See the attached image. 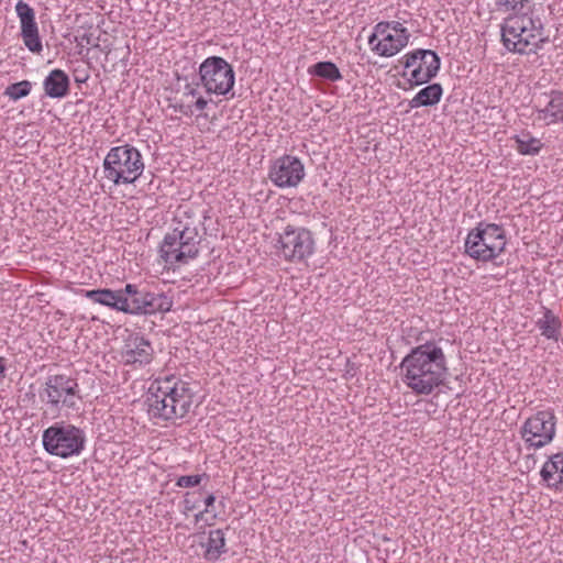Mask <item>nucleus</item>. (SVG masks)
<instances>
[{
  "instance_id": "f257e3e1",
  "label": "nucleus",
  "mask_w": 563,
  "mask_h": 563,
  "mask_svg": "<svg viewBox=\"0 0 563 563\" xmlns=\"http://www.w3.org/2000/svg\"><path fill=\"white\" fill-rule=\"evenodd\" d=\"M441 342L442 339L419 344L400 362L402 382L416 395H431L446 379L449 367Z\"/></svg>"
},
{
  "instance_id": "f03ea898",
  "label": "nucleus",
  "mask_w": 563,
  "mask_h": 563,
  "mask_svg": "<svg viewBox=\"0 0 563 563\" xmlns=\"http://www.w3.org/2000/svg\"><path fill=\"white\" fill-rule=\"evenodd\" d=\"M194 396L195 393L187 382L173 375L158 378L148 388V413L164 421L181 419L190 411Z\"/></svg>"
},
{
  "instance_id": "7ed1b4c3",
  "label": "nucleus",
  "mask_w": 563,
  "mask_h": 563,
  "mask_svg": "<svg viewBox=\"0 0 563 563\" xmlns=\"http://www.w3.org/2000/svg\"><path fill=\"white\" fill-rule=\"evenodd\" d=\"M183 218H175V227L172 232L166 233L159 246L161 257L168 264H187L199 254L200 236L197 224L190 220L188 211H184Z\"/></svg>"
},
{
  "instance_id": "20e7f679",
  "label": "nucleus",
  "mask_w": 563,
  "mask_h": 563,
  "mask_svg": "<svg viewBox=\"0 0 563 563\" xmlns=\"http://www.w3.org/2000/svg\"><path fill=\"white\" fill-rule=\"evenodd\" d=\"M144 168L141 152L131 144L110 148L103 159L104 178L115 186L134 184L142 176Z\"/></svg>"
},
{
  "instance_id": "39448f33",
  "label": "nucleus",
  "mask_w": 563,
  "mask_h": 563,
  "mask_svg": "<svg viewBox=\"0 0 563 563\" xmlns=\"http://www.w3.org/2000/svg\"><path fill=\"white\" fill-rule=\"evenodd\" d=\"M86 443V432L65 421L53 423L42 433V445L45 452L60 459L80 455Z\"/></svg>"
},
{
  "instance_id": "423d86ee",
  "label": "nucleus",
  "mask_w": 563,
  "mask_h": 563,
  "mask_svg": "<svg viewBox=\"0 0 563 563\" xmlns=\"http://www.w3.org/2000/svg\"><path fill=\"white\" fill-rule=\"evenodd\" d=\"M38 398L54 417H58L64 409H78L81 400L79 384L76 378L66 374L49 375L38 390Z\"/></svg>"
},
{
  "instance_id": "0eeeda50",
  "label": "nucleus",
  "mask_w": 563,
  "mask_h": 563,
  "mask_svg": "<svg viewBox=\"0 0 563 563\" xmlns=\"http://www.w3.org/2000/svg\"><path fill=\"white\" fill-rule=\"evenodd\" d=\"M505 230L496 223L479 222L465 239V253L479 262L497 258L506 247Z\"/></svg>"
},
{
  "instance_id": "6e6552de",
  "label": "nucleus",
  "mask_w": 563,
  "mask_h": 563,
  "mask_svg": "<svg viewBox=\"0 0 563 563\" xmlns=\"http://www.w3.org/2000/svg\"><path fill=\"white\" fill-rule=\"evenodd\" d=\"M199 82L206 92L227 96L234 87L235 73L223 57L209 56L199 66Z\"/></svg>"
},
{
  "instance_id": "1a4fd4ad",
  "label": "nucleus",
  "mask_w": 563,
  "mask_h": 563,
  "mask_svg": "<svg viewBox=\"0 0 563 563\" xmlns=\"http://www.w3.org/2000/svg\"><path fill=\"white\" fill-rule=\"evenodd\" d=\"M278 250L285 261L301 263L313 255L316 241L312 232L303 227L287 224L278 233Z\"/></svg>"
},
{
  "instance_id": "9d476101",
  "label": "nucleus",
  "mask_w": 563,
  "mask_h": 563,
  "mask_svg": "<svg viewBox=\"0 0 563 563\" xmlns=\"http://www.w3.org/2000/svg\"><path fill=\"white\" fill-rule=\"evenodd\" d=\"M128 308L125 313L135 316L155 314L168 312L173 307V300L165 292H153L145 287L135 284H126L123 287Z\"/></svg>"
},
{
  "instance_id": "9b49d317",
  "label": "nucleus",
  "mask_w": 563,
  "mask_h": 563,
  "mask_svg": "<svg viewBox=\"0 0 563 563\" xmlns=\"http://www.w3.org/2000/svg\"><path fill=\"white\" fill-rule=\"evenodd\" d=\"M405 70H410L408 82L416 87L430 82L439 73L441 66L440 56L432 49L418 48L405 54L399 60ZM408 74L404 71L402 77Z\"/></svg>"
},
{
  "instance_id": "f8f14e48",
  "label": "nucleus",
  "mask_w": 563,
  "mask_h": 563,
  "mask_svg": "<svg viewBox=\"0 0 563 563\" xmlns=\"http://www.w3.org/2000/svg\"><path fill=\"white\" fill-rule=\"evenodd\" d=\"M556 432V417L552 410H540L529 417L520 429L528 448L541 449L551 443Z\"/></svg>"
},
{
  "instance_id": "ddd939ff",
  "label": "nucleus",
  "mask_w": 563,
  "mask_h": 563,
  "mask_svg": "<svg viewBox=\"0 0 563 563\" xmlns=\"http://www.w3.org/2000/svg\"><path fill=\"white\" fill-rule=\"evenodd\" d=\"M530 23L527 14H510L504 20L500 25L501 43L508 52L529 55L533 37L527 26Z\"/></svg>"
},
{
  "instance_id": "4468645a",
  "label": "nucleus",
  "mask_w": 563,
  "mask_h": 563,
  "mask_svg": "<svg viewBox=\"0 0 563 563\" xmlns=\"http://www.w3.org/2000/svg\"><path fill=\"white\" fill-rule=\"evenodd\" d=\"M305 177L302 162L292 155H284L274 161L268 178L278 188L297 187Z\"/></svg>"
},
{
  "instance_id": "2eb2a0df",
  "label": "nucleus",
  "mask_w": 563,
  "mask_h": 563,
  "mask_svg": "<svg viewBox=\"0 0 563 563\" xmlns=\"http://www.w3.org/2000/svg\"><path fill=\"white\" fill-rule=\"evenodd\" d=\"M153 354L154 349L147 339L140 333H131L121 351V358L125 365L142 367L152 362Z\"/></svg>"
},
{
  "instance_id": "dca6fc26",
  "label": "nucleus",
  "mask_w": 563,
  "mask_h": 563,
  "mask_svg": "<svg viewBox=\"0 0 563 563\" xmlns=\"http://www.w3.org/2000/svg\"><path fill=\"white\" fill-rule=\"evenodd\" d=\"M15 11L20 19L21 37L24 45L32 53H41L43 45L38 34L37 23L35 21L34 9L26 2L19 0L15 5Z\"/></svg>"
},
{
  "instance_id": "f3484780",
  "label": "nucleus",
  "mask_w": 563,
  "mask_h": 563,
  "mask_svg": "<svg viewBox=\"0 0 563 563\" xmlns=\"http://www.w3.org/2000/svg\"><path fill=\"white\" fill-rule=\"evenodd\" d=\"M538 119L547 125L563 122V91L551 90L542 93L534 104Z\"/></svg>"
},
{
  "instance_id": "a211bd4d",
  "label": "nucleus",
  "mask_w": 563,
  "mask_h": 563,
  "mask_svg": "<svg viewBox=\"0 0 563 563\" xmlns=\"http://www.w3.org/2000/svg\"><path fill=\"white\" fill-rule=\"evenodd\" d=\"M86 297L96 303H100L124 313L125 308H128L126 297H124L123 288L118 290H112L109 288L92 289L86 292Z\"/></svg>"
},
{
  "instance_id": "6ab92c4d",
  "label": "nucleus",
  "mask_w": 563,
  "mask_h": 563,
  "mask_svg": "<svg viewBox=\"0 0 563 563\" xmlns=\"http://www.w3.org/2000/svg\"><path fill=\"white\" fill-rule=\"evenodd\" d=\"M43 88L47 97L62 99L69 93L70 79L64 70L55 68L44 78Z\"/></svg>"
},
{
  "instance_id": "aec40b11",
  "label": "nucleus",
  "mask_w": 563,
  "mask_h": 563,
  "mask_svg": "<svg viewBox=\"0 0 563 563\" xmlns=\"http://www.w3.org/2000/svg\"><path fill=\"white\" fill-rule=\"evenodd\" d=\"M443 88L441 84L433 82L420 89L416 96L409 100V107L417 109L421 107H433L438 104L442 98Z\"/></svg>"
},
{
  "instance_id": "412c9836",
  "label": "nucleus",
  "mask_w": 563,
  "mask_h": 563,
  "mask_svg": "<svg viewBox=\"0 0 563 563\" xmlns=\"http://www.w3.org/2000/svg\"><path fill=\"white\" fill-rule=\"evenodd\" d=\"M201 547L205 548L203 558L207 561H218L227 552L224 531L222 529L210 530L207 541L201 543Z\"/></svg>"
},
{
  "instance_id": "4be33fe9",
  "label": "nucleus",
  "mask_w": 563,
  "mask_h": 563,
  "mask_svg": "<svg viewBox=\"0 0 563 563\" xmlns=\"http://www.w3.org/2000/svg\"><path fill=\"white\" fill-rule=\"evenodd\" d=\"M556 453L552 454L549 460L543 464L540 476L543 482L547 483L549 487L555 489H563V484L559 483V476H563V467H561V463H555Z\"/></svg>"
},
{
  "instance_id": "5701e85b",
  "label": "nucleus",
  "mask_w": 563,
  "mask_h": 563,
  "mask_svg": "<svg viewBox=\"0 0 563 563\" xmlns=\"http://www.w3.org/2000/svg\"><path fill=\"white\" fill-rule=\"evenodd\" d=\"M561 320L550 309H547L543 313V318L539 319L537 327L541 331V334L550 340H558L561 330Z\"/></svg>"
},
{
  "instance_id": "b1692460",
  "label": "nucleus",
  "mask_w": 563,
  "mask_h": 563,
  "mask_svg": "<svg viewBox=\"0 0 563 563\" xmlns=\"http://www.w3.org/2000/svg\"><path fill=\"white\" fill-rule=\"evenodd\" d=\"M308 73L311 76L319 77L328 81H339L342 79V74L338 66L330 60L318 62L310 66Z\"/></svg>"
},
{
  "instance_id": "393cba45",
  "label": "nucleus",
  "mask_w": 563,
  "mask_h": 563,
  "mask_svg": "<svg viewBox=\"0 0 563 563\" xmlns=\"http://www.w3.org/2000/svg\"><path fill=\"white\" fill-rule=\"evenodd\" d=\"M514 140L517 144L516 150L521 155H538L543 147L541 140L531 136L529 132L515 135Z\"/></svg>"
},
{
  "instance_id": "a878e982",
  "label": "nucleus",
  "mask_w": 563,
  "mask_h": 563,
  "mask_svg": "<svg viewBox=\"0 0 563 563\" xmlns=\"http://www.w3.org/2000/svg\"><path fill=\"white\" fill-rule=\"evenodd\" d=\"M397 41V36L389 33L388 35H384V38H379L377 43L373 46V52L383 57H391L398 54L404 47L407 45H399Z\"/></svg>"
},
{
  "instance_id": "bb28decb",
  "label": "nucleus",
  "mask_w": 563,
  "mask_h": 563,
  "mask_svg": "<svg viewBox=\"0 0 563 563\" xmlns=\"http://www.w3.org/2000/svg\"><path fill=\"white\" fill-rule=\"evenodd\" d=\"M32 89V82L29 80H21L18 82L10 84L3 95L10 100L16 101L30 95Z\"/></svg>"
},
{
  "instance_id": "cd10ccee",
  "label": "nucleus",
  "mask_w": 563,
  "mask_h": 563,
  "mask_svg": "<svg viewBox=\"0 0 563 563\" xmlns=\"http://www.w3.org/2000/svg\"><path fill=\"white\" fill-rule=\"evenodd\" d=\"M529 0H495V7L500 12H519Z\"/></svg>"
},
{
  "instance_id": "c85d7f7f",
  "label": "nucleus",
  "mask_w": 563,
  "mask_h": 563,
  "mask_svg": "<svg viewBox=\"0 0 563 563\" xmlns=\"http://www.w3.org/2000/svg\"><path fill=\"white\" fill-rule=\"evenodd\" d=\"M388 24L389 30H393L396 33V42H399V45H408L410 38L409 31L398 21H390Z\"/></svg>"
},
{
  "instance_id": "c756f323",
  "label": "nucleus",
  "mask_w": 563,
  "mask_h": 563,
  "mask_svg": "<svg viewBox=\"0 0 563 563\" xmlns=\"http://www.w3.org/2000/svg\"><path fill=\"white\" fill-rule=\"evenodd\" d=\"M203 477H207L206 473L197 475H183L177 478L176 486L181 488L195 487L201 483Z\"/></svg>"
},
{
  "instance_id": "7c9ffc66",
  "label": "nucleus",
  "mask_w": 563,
  "mask_h": 563,
  "mask_svg": "<svg viewBox=\"0 0 563 563\" xmlns=\"http://www.w3.org/2000/svg\"><path fill=\"white\" fill-rule=\"evenodd\" d=\"M549 42V36H544L543 34L532 37V44L529 47V54H537Z\"/></svg>"
},
{
  "instance_id": "2f4dec72",
  "label": "nucleus",
  "mask_w": 563,
  "mask_h": 563,
  "mask_svg": "<svg viewBox=\"0 0 563 563\" xmlns=\"http://www.w3.org/2000/svg\"><path fill=\"white\" fill-rule=\"evenodd\" d=\"M528 20L531 23L527 24V26L529 29V32L533 33V37H536L538 35H542L543 31H544V26H543V23L541 22V20L539 18L533 19V18H530V16H528Z\"/></svg>"
},
{
  "instance_id": "473e14b6",
  "label": "nucleus",
  "mask_w": 563,
  "mask_h": 563,
  "mask_svg": "<svg viewBox=\"0 0 563 563\" xmlns=\"http://www.w3.org/2000/svg\"><path fill=\"white\" fill-rule=\"evenodd\" d=\"M374 32L377 34L378 37L380 38H384V35H388L390 32H389V24H388V21H382V22H378L375 26H374Z\"/></svg>"
},
{
  "instance_id": "72a5a7b5",
  "label": "nucleus",
  "mask_w": 563,
  "mask_h": 563,
  "mask_svg": "<svg viewBox=\"0 0 563 563\" xmlns=\"http://www.w3.org/2000/svg\"><path fill=\"white\" fill-rule=\"evenodd\" d=\"M190 495H191V493H186V495H185V499H184V510H185V512L192 511L198 506V501L197 500H192L190 498Z\"/></svg>"
},
{
  "instance_id": "f704fd0d",
  "label": "nucleus",
  "mask_w": 563,
  "mask_h": 563,
  "mask_svg": "<svg viewBox=\"0 0 563 563\" xmlns=\"http://www.w3.org/2000/svg\"><path fill=\"white\" fill-rule=\"evenodd\" d=\"M175 110L185 114V115H191L194 113L191 106H185V104H176L174 106Z\"/></svg>"
},
{
  "instance_id": "c9c22d12",
  "label": "nucleus",
  "mask_w": 563,
  "mask_h": 563,
  "mask_svg": "<svg viewBox=\"0 0 563 563\" xmlns=\"http://www.w3.org/2000/svg\"><path fill=\"white\" fill-rule=\"evenodd\" d=\"M207 106H208V100L205 99L203 97H198L194 104L196 110H199V111L205 110Z\"/></svg>"
},
{
  "instance_id": "e433bc0d",
  "label": "nucleus",
  "mask_w": 563,
  "mask_h": 563,
  "mask_svg": "<svg viewBox=\"0 0 563 563\" xmlns=\"http://www.w3.org/2000/svg\"><path fill=\"white\" fill-rule=\"evenodd\" d=\"M184 95H185V96L196 97V96L198 95V90H197L195 87H192V85L187 84V85L185 86Z\"/></svg>"
},
{
  "instance_id": "4c0bfd02",
  "label": "nucleus",
  "mask_w": 563,
  "mask_h": 563,
  "mask_svg": "<svg viewBox=\"0 0 563 563\" xmlns=\"http://www.w3.org/2000/svg\"><path fill=\"white\" fill-rule=\"evenodd\" d=\"M216 501V497L213 494H209L206 498H205V505H206V508L205 509H209L210 506H212Z\"/></svg>"
},
{
  "instance_id": "58836bf2",
  "label": "nucleus",
  "mask_w": 563,
  "mask_h": 563,
  "mask_svg": "<svg viewBox=\"0 0 563 563\" xmlns=\"http://www.w3.org/2000/svg\"><path fill=\"white\" fill-rule=\"evenodd\" d=\"M5 369L4 358L0 356V379L5 377Z\"/></svg>"
},
{
  "instance_id": "ea45409f",
  "label": "nucleus",
  "mask_w": 563,
  "mask_h": 563,
  "mask_svg": "<svg viewBox=\"0 0 563 563\" xmlns=\"http://www.w3.org/2000/svg\"><path fill=\"white\" fill-rule=\"evenodd\" d=\"M377 41H379V37L375 32H373L368 37V44L373 47L377 43Z\"/></svg>"
},
{
  "instance_id": "a19ab883",
  "label": "nucleus",
  "mask_w": 563,
  "mask_h": 563,
  "mask_svg": "<svg viewBox=\"0 0 563 563\" xmlns=\"http://www.w3.org/2000/svg\"><path fill=\"white\" fill-rule=\"evenodd\" d=\"M90 45L91 44V35L90 34H84L80 38V44Z\"/></svg>"
},
{
  "instance_id": "79ce46f5",
  "label": "nucleus",
  "mask_w": 563,
  "mask_h": 563,
  "mask_svg": "<svg viewBox=\"0 0 563 563\" xmlns=\"http://www.w3.org/2000/svg\"><path fill=\"white\" fill-rule=\"evenodd\" d=\"M208 511H209V509H205V510H202V511H200V512L196 514V515H195V521H196V522H199L200 520H202L203 515H205L206 512H208Z\"/></svg>"
},
{
  "instance_id": "37998d69",
  "label": "nucleus",
  "mask_w": 563,
  "mask_h": 563,
  "mask_svg": "<svg viewBox=\"0 0 563 563\" xmlns=\"http://www.w3.org/2000/svg\"><path fill=\"white\" fill-rule=\"evenodd\" d=\"M87 79H88V75H86V76H84V77H82V76H76V77H75V80H76L77 82H85Z\"/></svg>"
},
{
  "instance_id": "c03bdc74",
  "label": "nucleus",
  "mask_w": 563,
  "mask_h": 563,
  "mask_svg": "<svg viewBox=\"0 0 563 563\" xmlns=\"http://www.w3.org/2000/svg\"><path fill=\"white\" fill-rule=\"evenodd\" d=\"M346 366H347V368H349V369H347V373H349L351 369H354L355 364H354V363H351L350 361H347Z\"/></svg>"
}]
</instances>
